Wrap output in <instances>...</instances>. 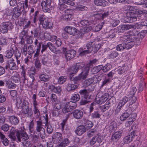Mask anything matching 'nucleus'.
<instances>
[{
  "mask_svg": "<svg viewBox=\"0 0 147 147\" xmlns=\"http://www.w3.org/2000/svg\"><path fill=\"white\" fill-rule=\"evenodd\" d=\"M45 119V125L47 126V131L49 134H52L53 131V129L51 126L49 122H48V115L45 114V116H39L37 117V134L38 136L37 137H40L42 139H44L45 137V135L44 129L41 126L42 125V119Z\"/></svg>",
  "mask_w": 147,
  "mask_h": 147,
  "instance_id": "nucleus-1",
  "label": "nucleus"
},
{
  "mask_svg": "<svg viewBox=\"0 0 147 147\" xmlns=\"http://www.w3.org/2000/svg\"><path fill=\"white\" fill-rule=\"evenodd\" d=\"M90 91L88 89H83L81 90L79 93L81 95H83L84 97L82 99L80 102L81 105H84L89 103L90 102L91 95L89 93Z\"/></svg>",
  "mask_w": 147,
  "mask_h": 147,
  "instance_id": "nucleus-2",
  "label": "nucleus"
},
{
  "mask_svg": "<svg viewBox=\"0 0 147 147\" xmlns=\"http://www.w3.org/2000/svg\"><path fill=\"white\" fill-rule=\"evenodd\" d=\"M17 105L21 107L22 109V112L24 114L27 115V116L30 117L32 115V112L30 109H29L28 105H24L23 104L22 100L20 97H18L16 100Z\"/></svg>",
  "mask_w": 147,
  "mask_h": 147,
  "instance_id": "nucleus-3",
  "label": "nucleus"
},
{
  "mask_svg": "<svg viewBox=\"0 0 147 147\" xmlns=\"http://www.w3.org/2000/svg\"><path fill=\"white\" fill-rule=\"evenodd\" d=\"M80 24L83 26L80 30L81 35H84L86 33H87L92 29V27L89 26L90 22L86 20H83L80 22Z\"/></svg>",
  "mask_w": 147,
  "mask_h": 147,
  "instance_id": "nucleus-4",
  "label": "nucleus"
},
{
  "mask_svg": "<svg viewBox=\"0 0 147 147\" xmlns=\"http://www.w3.org/2000/svg\"><path fill=\"white\" fill-rule=\"evenodd\" d=\"M76 103L73 101H70L66 103L62 109V112L63 113H66L72 111L77 107Z\"/></svg>",
  "mask_w": 147,
  "mask_h": 147,
  "instance_id": "nucleus-5",
  "label": "nucleus"
},
{
  "mask_svg": "<svg viewBox=\"0 0 147 147\" xmlns=\"http://www.w3.org/2000/svg\"><path fill=\"white\" fill-rule=\"evenodd\" d=\"M0 27V32L4 34L7 32L9 29L13 28V26L11 22H3L1 23Z\"/></svg>",
  "mask_w": 147,
  "mask_h": 147,
  "instance_id": "nucleus-6",
  "label": "nucleus"
},
{
  "mask_svg": "<svg viewBox=\"0 0 147 147\" xmlns=\"http://www.w3.org/2000/svg\"><path fill=\"white\" fill-rule=\"evenodd\" d=\"M39 21L44 28H50L52 27V24L48 18H45L43 16L39 17Z\"/></svg>",
  "mask_w": 147,
  "mask_h": 147,
  "instance_id": "nucleus-7",
  "label": "nucleus"
},
{
  "mask_svg": "<svg viewBox=\"0 0 147 147\" xmlns=\"http://www.w3.org/2000/svg\"><path fill=\"white\" fill-rule=\"evenodd\" d=\"M127 18H128V20L127 21V22L130 23L134 22L136 21L137 20H139L140 19H142L141 16H138L137 14L133 13L131 12H127L126 13Z\"/></svg>",
  "mask_w": 147,
  "mask_h": 147,
  "instance_id": "nucleus-8",
  "label": "nucleus"
},
{
  "mask_svg": "<svg viewBox=\"0 0 147 147\" xmlns=\"http://www.w3.org/2000/svg\"><path fill=\"white\" fill-rule=\"evenodd\" d=\"M52 141L55 144L59 143L62 141L63 137L62 134L59 132H57L54 133L52 136Z\"/></svg>",
  "mask_w": 147,
  "mask_h": 147,
  "instance_id": "nucleus-9",
  "label": "nucleus"
},
{
  "mask_svg": "<svg viewBox=\"0 0 147 147\" xmlns=\"http://www.w3.org/2000/svg\"><path fill=\"white\" fill-rule=\"evenodd\" d=\"M5 68L6 69L14 70L16 68V65L13 59L8 60L5 63Z\"/></svg>",
  "mask_w": 147,
  "mask_h": 147,
  "instance_id": "nucleus-10",
  "label": "nucleus"
},
{
  "mask_svg": "<svg viewBox=\"0 0 147 147\" xmlns=\"http://www.w3.org/2000/svg\"><path fill=\"white\" fill-rule=\"evenodd\" d=\"M137 136L135 131L131 132L130 134L125 137L123 138V142L125 144H128L130 143L136 136Z\"/></svg>",
  "mask_w": 147,
  "mask_h": 147,
  "instance_id": "nucleus-11",
  "label": "nucleus"
},
{
  "mask_svg": "<svg viewBox=\"0 0 147 147\" xmlns=\"http://www.w3.org/2000/svg\"><path fill=\"white\" fill-rule=\"evenodd\" d=\"M16 136L18 140L20 142L21 141L26 140L28 138V137L24 132H22L20 133L18 131L16 132Z\"/></svg>",
  "mask_w": 147,
  "mask_h": 147,
  "instance_id": "nucleus-12",
  "label": "nucleus"
},
{
  "mask_svg": "<svg viewBox=\"0 0 147 147\" xmlns=\"http://www.w3.org/2000/svg\"><path fill=\"white\" fill-rule=\"evenodd\" d=\"M76 54V52L74 50L67 51L65 53V57L67 61L73 58Z\"/></svg>",
  "mask_w": 147,
  "mask_h": 147,
  "instance_id": "nucleus-13",
  "label": "nucleus"
},
{
  "mask_svg": "<svg viewBox=\"0 0 147 147\" xmlns=\"http://www.w3.org/2000/svg\"><path fill=\"white\" fill-rule=\"evenodd\" d=\"M72 113L74 117L77 119H81L83 116V112L79 109H76Z\"/></svg>",
  "mask_w": 147,
  "mask_h": 147,
  "instance_id": "nucleus-14",
  "label": "nucleus"
},
{
  "mask_svg": "<svg viewBox=\"0 0 147 147\" xmlns=\"http://www.w3.org/2000/svg\"><path fill=\"white\" fill-rule=\"evenodd\" d=\"M102 141L101 137L100 135H97L92 138L90 142V144L92 146L96 142L100 144L102 142Z\"/></svg>",
  "mask_w": 147,
  "mask_h": 147,
  "instance_id": "nucleus-15",
  "label": "nucleus"
},
{
  "mask_svg": "<svg viewBox=\"0 0 147 147\" xmlns=\"http://www.w3.org/2000/svg\"><path fill=\"white\" fill-rule=\"evenodd\" d=\"M134 28L133 25L123 24L120 25L118 27V30L121 32H123L125 30Z\"/></svg>",
  "mask_w": 147,
  "mask_h": 147,
  "instance_id": "nucleus-16",
  "label": "nucleus"
},
{
  "mask_svg": "<svg viewBox=\"0 0 147 147\" xmlns=\"http://www.w3.org/2000/svg\"><path fill=\"white\" fill-rule=\"evenodd\" d=\"M122 133L121 131H118L114 133L112 136V141L113 142H117L121 138Z\"/></svg>",
  "mask_w": 147,
  "mask_h": 147,
  "instance_id": "nucleus-17",
  "label": "nucleus"
},
{
  "mask_svg": "<svg viewBox=\"0 0 147 147\" xmlns=\"http://www.w3.org/2000/svg\"><path fill=\"white\" fill-rule=\"evenodd\" d=\"M82 122L84 126H86L87 129H90L93 126V123L91 121H90L85 118H83L82 120Z\"/></svg>",
  "mask_w": 147,
  "mask_h": 147,
  "instance_id": "nucleus-18",
  "label": "nucleus"
},
{
  "mask_svg": "<svg viewBox=\"0 0 147 147\" xmlns=\"http://www.w3.org/2000/svg\"><path fill=\"white\" fill-rule=\"evenodd\" d=\"M89 70L90 69H89V68H88L86 66L82 69V71L80 74L82 80H84L87 78Z\"/></svg>",
  "mask_w": 147,
  "mask_h": 147,
  "instance_id": "nucleus-19",
  "label": "nucleus"
},
{
  "mask_svg": "<svg viewBox=\"0 0 147 147\" xmlns=\"http://www.w3.org/2000/svg\"><path fill=\"white\" fill-rule=\"evenodd\" d=\"M86 130V128L84 125H80L77 127L75 132L77 134L80 136L84 133Z\"/></svg>",
  "mask_w": 147,
  "mask_h": 147,
  "instance_id": "nucleus-20",
  "label": "nucleus"
},
{
  "mask_svg": "<svg viewBox=\"0 0 147 147\" xmlns=\"http://www.w3.org/2000/svg\"><path fill=\"white\" fill-rule=\"evenodd\" d=\"M65 31L70 35H74L77 32V29L74 27H66L65 28Z\"/></svg>",
  "mask_w": 147,
  "mask_h": 147,
  "instance_id": "nucleus-21",
  "label": "nucleus"
},
{
  "mask_svg": "<svg viewBox=\"0 0 147 147\" xmlns=\"http://www.w3.org/2000/svg\"><path fill=\"white\" fill-rule=\"evenodd\" d=\"M65 121L64 120L61 124V130L63 133L65 134H69L70 132V130L69 128L65 125Z\"/></svg>",
  "mask_w": 147,
  "mask_h": 147,
  "instance_id": "nucleus-22",
  "label": "nucleus"
},
{
  "mask_svg": "<svg viewBox=\"0 0 147 147\" xmlns=\"http://www.w3.org/2000/svg\"><path fill=\"white\" fill-rule=\"evenodd\" d=\"M28 0H25L24 1L25 6L23 3H18L17 5L18 8H17L19 10L21 9H23L22 11H23V10H24L25 9H27L28 8Z\"/></svg>",
  "mask_w": 147,
  "mask_h": 147,
  "instance_id": "nucleus-23",
  "label": "nucleus"
},
{
  "mask_svg": "<svg viewBox=\"0 0 147 147\" xmlns=\"http://www.w3.org/2000/svg\"><path fill=\"white\" fill-rule=\"evenodd\" d=\"M94 3L97 5L105 6L107 5L108 3L105 0H94Z\"/></svg>",
  "mask_w": 147,
  "mask_h": 147,
  "instance_id": "nucleus-24",
  "label": "nucleus"
},
{
  "mask_svg": "<svg viewBox=\"0 0 147 147\" xmlns=\"http://www.w3.org/2000/svg\"><path fill=\"white\" fill-rule=\"evenodd\" d=\"M9 120L10 123L13 125H16L19 123L18 119L15 116H11L9 117Z\"/></svg>",
  "mask_w": 147,
  "mask_h": 147,
  "instance_id": "nucleus-25",
  "label": "nucleus"
},
{
  "mask_svg": "<svg viewBox=\"0 0 147 147\" xmlns=\"http://www.w3.org/2000/svg\"><path fill=\"white\" fill-rule=\"evenodd\" d=\"M79 84L77 83L74 84H69L67 87V90L68 91L74 90L78 88L79 86Z\"/></svg>",
  "mask_w": 147,
  "mask_h": 147,
  "instance_id": "nucleus-26",
  "label": "nucleus"
},
{
  "mask_svg": "<svg viewBox=\"0 0 147 147\" xmlns=\"http://www.w3.org/2000/svg\"><path fill=\"white\" fill-rule=\"evenodd\" d=\"M137 12L139 15L138 16H141L142 17V19H143L144 17L147 18V11L143 9H138L137 10Z\"/></svg>",
  "mask_w": 147,
  "mask_h": 147,
  "instance_id": "nucleus-27",
  "label": "nucleus"
},
{
  "mask_svg": "<svg viewBox=\"0 0 147 147\" xmlns=\"http://www.w3.org/2000/svg\"><path fill=\"white\" fill-rule=\"evenodd\" d=\"M69 142V141L68 138H65L58 144L57 147H65L68 145Z\"/></svg>",
  "mask_w": 147,
  "mask_h": 147,
  "instance_id": "nucleus-28",
  "label": "nucleus"
},
{
  "mask_svg": "<svg viewBox=\"0 0 147 147\" xmlns=\"http://www.w3.org/2000/svg\"><path fill=\"white\" fill-rule=\"evenodd\" d=\"M78 71V68L75 65L71 67L68 69L70 77L72 76L73 74H76Z\"/></svg>",
  "mask_w": 147,
  "mask_h": 147,
  "instance_id": "nucleus-29",
  "label": "nucleus"
},
{
  "mask_svg": "<svg viewBox=\"0 0 147 147\" xmlns=\"http://www.w3.org/2000/svg\"><path fill=\"white\" fill-rule=\"evenodd\" d=\"M93 51L94 53H96L101 47V45L98 42L93 41Z\"/></svg>",
  "mask_w": 147,
  "mask_h": 147,
  "instance_id": "nucleus-30",
  "label": "nucleus"
},
{
  "mask_svg": "<svg viewBox=\"0 0 147 147\" xmlns=\"http://www.w3.org/2000/svg\"><path fill=\"white\" fill-rule=\"evenodd\" d=\"M0 138L1 140V142L5 146H7L9 143L8 139L5 137V136L1 132H0Z\"/></svg>",
  "mask_w": 147,
  "mask_h": 147,
  "instance_id": "nucleus-31",
  "label": "nucleus"
},
{
  "mask_svg": "<svg viewBox=\"0 0 147 147\" xmlns=\"http://www.w3.org/2000/svg\"><path fill=\"white\" fill-rule=\"evenodd\" d=\"M14 53V50L11 47L10 49L5 52V56L8 58H11L13 56Z\"/></svg>",
  "mask_w": 147,
  "mask_h": 147,
  "instance_id": "nucleus-32",
  "label": "nucleus"
},
{
  "mask_svg": "<svg viewBox=\"0 0 147 147\" xmlns=\"http://www.w3.org/2000/svg\"><path fill=\"white\" fill-rule=\"evenodd\" d=\"M15 130V129L14 127H12L10 131V134H9V137L12 139L13 141H15L16 139V137L15 136V133L16 132Z\"/></svg>",
  "mask_w": 147,
  "mask_h": 147,
  "instance_id": "nucleus-33",
  "label": "nucleus"
},
{
  "mask_svg": "<svg viewBox=\"0 0 147 147\" xmlns=\"http://www.w3.org/2000/svg\"><path fill=\"white\" fill-rule=\"evenodd\" d=\"M79 55L81 56H83L86 54L90 53L89 50H86V48H81L79 50Z\"/></svg>",
  "mask_w": 147,
  "mask_h": 147,
  "instance_id": "nucleus-34",
  "label": "nucleus"
},
{
  "mask_svg": "<svg viewBox=\"0 0 147 147\" xmlns=\"http://www.w3.org/2000/svg\"><path fill=\"white\" fill-rule=\"evenodd\" d=\"M132 38L129 35H123L120 38V40L119 41V43L123 42H127L128 41L130 40Z\"/></svg>",
  "mask_w": 147,
  "mask_h": 147,
  "instance_id": "nucleus-35",
  "label": "nucleus"
},
{
  "mask_svg": "<svg viewBox=\"0 0 147 147\" xmlns=\"http://www.w3.org/2000/svg\"><path fill=\"white\" fill-rule=\"evenodd\" d=\"M41 5L44 12H49L50 11V8H51V7L47 5L45 1H42L41 3Z\"/></svg>",
  "mask_w": 147,
  "mask_h": 147,
  "instance_id": "nucleus-36",
  "label": "nucleus"
},
{
  "mask_svg": "<svg viewBox=\"0 0 147 147\" xmlns=\"http://www.w3.org/2000/svg\"><path fill=\"white\" fill-rule=\"evenodd\" d=\"M93 41H90L87 42L86 45V49L89 50L90 53H91L93 50Z\"/></svg>",
  "mask_w": 147,
  "mask_h": 147,
  "instance_id": "nucleus-37",
  "label": "nucleus"
},
{
  "mask_svg": "<svg viewBox=\"0 0 147 147\" xmlns=\"http://www.w3.org/2000/svg\"><path fill=\"white\" fill-rule=\"evenodd\" d=\"M63 106V103L59 100L57 101L54 103V108L55 109L59 110L61 109Z\"/></svg>",
  "mask_w": 147,
  "mask_h": 147,
  "instance_id": "nucleus-38",
  "label": "nucleus"
},
{
  "mask_svg": "<svg viewBox=\"0 0 147 147\" xmlns=\"http://www.w3.org/2000/svg\"><path fill=\"white\" fill-rule=\"evenodd\" d=\"M13 12L12 16L14 18H17L20 15L21 13L20 11L18 10L16 8L13 9Z\"/></svg>",
  "mask_w": 147,
  "mask_h": 147,
  "instance_id": "nucleus-39",
  "label": "nucleus"
},
{
  "mask_svg": "<svg viewBox=\"0 0 147 147\" xmlns=\"http://www.w3.org/2000/svg\"><path fill=\"white\" fill-rule=\"evenodd\" d=\"M47 46L51 51L55 53H57L56 48L53 44L51 42H49L47 43Z\"/></svg>",
  "mask_w": 147,
  "mask_h": 147,
  "instance_id": "nucleus-40",
  "label": "nucleus"
},
{
  "mask_svg": "<svg viewBox=\"0 0 147 147\" xmlns=\"http://www.w3.org/2000/svg\"><path fill=\"white\" fill-rule=\"evenodd\" d=\"M96 102L98 104H102L107 101L106 98H104L102 96L100 97L96 98Z\"/></svg>",
  "mask_w": 147,
  "mask_h": 147,
  "instance_id": "nucleus-41",
  "label": "nucleus"
},
{
  "mask_svg": "<svg viewBox=\"0 0 147 147\" xmlns=\"http://www.w3.org/2000/svg\"><path fill=\"white\" fill-rule=\"evenodd\" d=\"M118 73L119 74L122 75L127 71L126 68H125V65H123L122 67H119L117 70Z\"/></svg>",
  "mask_w": 147,
  "mask_h": 147,
  "instance_id": "nucleus-42",
  "label": "nucleus"
},
{
  "mask_svg": "<svg viewBox=\"0 0 147 147\" xmlns=\"http://www.w3.org/2000/svg\"><path fill=\"white\" fill-rule=\"evenodd\" d=\"M119 44L117 45L116 46V49L117 51H123L125 49V44L124 42H122L119 43Z\"/></svg>",
  "mask_w": 147,
  "mask_h": 147,
  "instance_id": "nucleus-43",
  "label": "nucleus"
},
{
  "mask_svg": "<svg viewBox=\"0 0 147 147\" xmlns=\"http://www.w3.org/2000/svg\"><path fill=\"white\" fill-rule=\"evenodd\" d=\"M130 113H129L127 111H126L120 117V119L121 121H124L129 116Z\"/></svg>",
  "mask_w": 147,
  "mask_h": 147,
  "instance_id": "nucleus-44",
  "label": "nucleus"
},
{
  "mask_svg": "<svg viewBox=\"0 0 147 147\" xmlns=\"http://www.w3.org/2000/svg\"><path fill=\"white\" fill-rule=\"evenodd\" d=\"M72 17V15L68 13H65L63 14L61 17V18L62 20H69L71 19Z\"/></svg>",
  "mask_w": 147,
  "mask_h": 147,
  "instance_id": "nucleus-45",
  "label": "nucleus"
},
{
  "mask_svg": "<svg viewBox=\"0 0 147 147\" xmlns=\"http://www.w3.org/2000/svg\"><path fill=\"white\" fill-rule=\"evenodd\" d=\"M125 44V49H128L131 48L134 45V41H131L127 43L126 42H124Z\"/></svg>",
  "mask_w": 147,
  "mask_h": 147,
  "instance_id": "nucleus-46",
  "label": "nucleus"
},
{
  "mask_svg": "<svg viewBox=\"0 0 147 147\" xmlns=\"http://www.w3.org/2000/svg\"><path fill=\"white\" fill-rule=\"evenodd\" d=\"M80 96L78 94H74L72 95L71 99L74 102L76 103L79 101L80 99Z\"/></svg>",
  "mask_w": 147,
  "mask_h": 147,
  "instance_id": "nucleus-47",
  "label": "nucleus"
},
{
  "mask_svg": "<svg viewBox=\"0 0 147 147\" xmlns=\"http://www.w3.org/2000/svg\"><path fill=\"white\" fill-rule=\"evenodd\" d=\"M32 98L33 100V106L34 109V113L35 114H36L37 113V109L36 107L37 102L36 101V95L35 94L33 95Z\"/></svg>",
  "mask_w": 147,
  "mask_h": 147,
  "instance_id": "nucleus-48",
  "label": "nucleus"
},
{
  "mask_svg": "<svg viewBox=\"0 0 147 147\" xmlns=\"http://www.w3.org/2000/svg\"><path fill=\"white\" fill-rule=\"evenodd\" d=\"M39 78L40 80L45 82L48 81L49 79V77L47 75L42 74L40 75Z\"/></svg>",
  "mask_w": 147,
  "mask_h": 147,
  "instance_id": "nucleus-49",
  "label": "nucleus"
},
{
  "mask_svg": "<svg viewBox=\"0 0 147 147\" xmlns=\"http://www.w3.org/2000/svg\"><path fill=\"white\" fill-rule=\"evenodd\" d=\"M98 61V60L97 59H94L91 61H90L89 63L87 64L85 66L88 68H89V69H90V68L91 67V66H93V64H95V63Z\"/></svg>",
  "mask_w": 147,
  "mask_h": 147,
  "instance_id": "nucleus-50",
  "label": "nucleus"
},
{
  "mask_svg": "<svg viewBox=\"0 0 147 147\" xmlns=\"http://www.w3.org/2000/svg\"><path fill=\"white\" fill-rule=\"evenodd\" d=\"M101 115L98 111H95L92 114L91 117L93 119L99 118Z\"/></svg>",
  "mask_w": 147,
  "mask_h": 147,
  "instance_id": "nucleus-51",
  "label": "nucleus"
},
{
  "mask_svg": "<svg viewBox=\"0 0 147 147\" xmlns=\"http://www.w3.org/2000/svg\"><path fill=\"white\" fill-rule=\"evenodd\" d=\"M119 55L118 53L116 51H113L109 55L110 59H114L116 57Z\"/></svg>",
  "mask_w": 147,
  "mask_h": 147,
  "instance_id": "nucleus-52",
  "label": "nucleus"
},
{
  "mask_svg": "<svg viewBox=\"0 0 147 147\" xmlns=\"http://www.w3.org/2000/svg\"><path fill=\"white\" fill-rule=\"evenodd\" d=\"M117 34V32L114 30L110 31L109 33L108 37L110 38H112L115 37Z\"/></svg>",
  "mask_w": 147,
  "mask_h": 147,
  "instance_id": "nucleus-53",
  "label": "nucleus"
},
{
  "mask_svg": "<svg viewBox=\"0 0 147 147\" xmlns=\"http://www.w3.org/2000/svg\"><path fill=\"white\" fill-rule=\"evenodd\" d=\"M134 7L129 5H126L123 8V9L126 11H132L134 10Z\"/></svg>",
  "mask_w": 147,
  "mask_h": 147,
  "instance_id": "nucleus-54",
  "label": "nucleus"
},
{
  "mask_svg": "<svg viewBox=\"0 0 147 147\" xmlns=\"http://www.w3.org/2000/svg\"><path fill=\"white\" fill-rule=\"evenodd\" d=\"M138 31L136 30H130L128 32L127 34L131 36H135L137 35L138 34Z\"/></svg>",
  "mask_w": 147,
  "mask_h": 147,
  "instance_id": "nucleus-55",
  "label": "nucleus"
},
{
  "mask_svg": "<svg viewBox=\"0 0 147 147\" xmlns=\"http://www.w3.org/2000/svg\"><path fill=\"white\" fill-rule=\"evenodd\" d=\"M11 80L15 82H18L20 81V76L18 75L12 76L11 77Z\"/></svg>",
  "mask_w": 147,
  "mask_h": 147,
  "instance_id": "nucleus-56",
  "label": "nucleus"
},
{
  "mask_svg": "<svg viewBox=\"0 0 147 147\" xmlns=\"http://www.w3.org/2000/svg\"><path fill=\"white\" fill-rule=\"evenodd\" d=\"M7 40L5 38L1 37L0 38V45L2 46L6 45L7 44Z\"/></svg>",
  "mask_w": 147,
  "mask_h": 147,
  "instance_id": "nucleus-57",
  "label": "nucleus"
},
{
  "mask_svg": "<svg viewBox=\"0 0 147 147\" xmlns=\"http://www.w3.org/2000/svg\"><path fill=\"white\" fill-rule=\"evenodd\" d=\"M85 63L84 62H80L76 63L75 66L78 68V70L79 69L83 68L85 66Z\"/></svg>",
  "mask_w": 147,
  "mask_h": 147,
  "instance_id": "nucleus-58",
  "label": "nucleus"
},
{
  "mask_svg": "<svg viewBox=\"0 0 147 147\" xmlns=\"http://www.w3.org/2000/svg\"><path fill=\"white\" fill-rule=\"evenodd\" d=\"M93 82V81L92 79H89L84 81V86L87 87L91 84Z\"/></svg>",
  "mask_w": 147,
  "mask_h": 147,
  "instance_id": "nucleus-59",
  "label": "nucleus"
},
{
  "mask_svg": "<svg viewBox=\"0 0 147 147\" xmlns=\"http://www.w3.org/2000/svg\"><path fill=\"white\" fill-rule=\"evenodd\" d=\"M136 89L135 87H133L129 92V97L132 98L136 92Z\"/></svg>",
  "mask_w": 147,
  "mask_h": 147,
  "instance_id": "nucleus-60",
  "label": "nucleus"
},
{
  "mask_svg": "<svg viewBox=\"0 0 147 147\" xmlns=\"http://www.w3.org/2000/svg\"><path fill=\"white\" fill-rule=\"evenodd\" d=\"M50 98L53 102H55L58 100L56 95L55 94H51Z\"/></svg>",
  "mask_w": 147,
  "mask_h": 147,
  "instance_id": "nucleus-61",
  "label": "nucleus"
},
{
  "mask_svg": "<svg viewBox=\"0 0 147 147\" xmlns=\"http://www.w3.org/2000/svg\"><path fill=\"white\" fill-rule=\"evenodd\" d=\"M110 66L109 64L106 65L104 67L103 66L102 71L104 72H107L110 70Z\"/></svg>",
  "mask_w": 147,
  "mask_h": 147,
  "instance_id": "nucleus-62",
  "label": "nucleus"
},
{
  "mask_svg": "<svg viewBox=\"0 0 147 147\" xmlns=\"http://www.w3.org/2000/svg\"><path fill=\"white\" fill-rule=\"evenodd\" d=\"M109 107L110 106H108V104L105 105L100 107V109L103 112H104L108 109Z\"/></svg>",
  "mask_w": 147,
  "mask_h": 147,
  "instance_id": "nucleus-63",
  "label": "nucleus"
},
{
  "mask_svg": "<svg viewBox=\"0 0 147 147\" xmlns=\"http://www.w3.org/2000/svg\"><path fill=\"white\" fill-rule=\"evenodd\" d=\"M9 127L8 125L5 124L1 126L2 130L5 131H7L9 129Z\"/></svg>",
  "mask_w": 147,
  "mask_h": 147,
  "instance_id": "nucleus-64",
  "label": "nucleus"
}]
</instances>
